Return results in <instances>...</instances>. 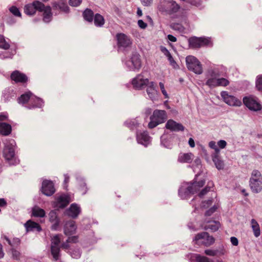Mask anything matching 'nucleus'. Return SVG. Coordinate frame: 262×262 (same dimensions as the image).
Listing matches in <instances>:
<instances>
[{
  "label": "nucleus",
  "mask_w": 262,
  "mask_h": 262,
  "mask_svg": "<svg viewBox=\"0 0 262 262\" xmlns=\"http://www.w3.org/2000/svg\"><path fill=\"white\" fill-rule=\"evenodd\" d=\"M53 8L54 9H59L61 11L63 12L64 13H68L69 12V8L68 5L63 3H55L53 5Z\"/></svg>",
  "instance_id": "obj_33"
},
{
  "label": "nucleus",
  "mask_w": 262,
  "mask_h": 262,
  "mask_svg": "<svg viewBox=\"0 0 262 262\" xmlns=\"http://www.w3.org/2000/svg\"><path fill=\"white\" fill-rule=\"evenodd\" d=\"M204 253L207 255L215 256L223 255L225 254L226 252L224 249L220 251H219L217 250L207 249L205 250Z\"/></svg>",
  "instance_id": "obj_32"
},
{
  "label": "nucleus",
  "mask_w": 262,
  "mask_h": 262,
  "mask_svg": "<svg viewBox=\"0 0 262 262\" xmlns=\"http://www.w3.org/2000/svg\"><path fill=\"white\" fill-rule=\"evenodd\" d=\"M9 44L6 42L4 37L0 35V48L7 50L9 48Z\"/></svg>",
  "instance_id": "obj_42"
},
{
  "label": "nucleus",
  "mask_w": 262,
  "mask_h": 262,
  "mask_svg": "<svg viewBox=\"0 0 262 262\" xmlns=\"http://www.w3.org/2000/svg\"><path fill=\"white\" fill-rule=\"evenodd\" d=\"M76 229L75 222L73 221H70L66 224L64 233L66 235H71L75 232Z\"/></svg>",
  "instance_id": "obj_23"
},
{
  "label": "nucleus",
  "mask_w": 262,
  "mask_h": 262,
  "mask_svg": "<svg viewBox=\"0 0 262 262\" xmlns=\"http://www.w3.org/2000/svg\"><path fill=\"white\" fill-rule=\"evenodd\" d=\"M9 10L15 16L21 17V13L16 7L12 6L10 8Z\"/></svg>",
  "instance_id": "obj_45"
},
{
  "label": "nucleus",
  "mask_w": 262,
  "mask_h": 262,
  "mask_svg": "<svg viewBox=\"0 0 262 262\" xmlns=\"http://www.w3.org/2000/svg\"><path fill=\"white\" fill-rule=\"evenodd\" d=\"M27 231L36 230L40 231L41 230L40 226L39 224L29 220L25 224Z\"/></svg>",
  "instance_id": "obj_29"
},
{
  "label": "nucleus",
  "mask_w": 262,
  "mask_h": 262,
  "mask_svg": "<svg viewBox=\"0 0 262 262\" xmlns=\"http://www.w3.org/2000/svg\"><path fill=\"white\" fill-rule=\"evenodd\" d=\"M251 225L254 235L255 237H258L260 234L259 225L255 219H252L251 221Z\"/></svg>",
  "instance_id": "obj_31"
},
{
  "label": "nucleus",
  "mask_w": 262,
  "mask_h": 262,
  "mask_svg": "<svg viewBox=\"0 0 262 262\" xmlns=\"http://www.w3.org/2000/svg\"><path fill=\"white\" fill-rule=\"evenodd\" d=\"M250 186L252 191L258 193L262 190V181L250 180Z\"/></svg>",
  "instance_id": "obj_27"
},
{
  "label": "nucleus",
  "mask_w": 262,
  "mask_h": 262,
  "mask_svg": "<svg viewBox=\"0 0 262 262\" xmlns=\"http://www.w3.org/2000/svg\"><path fill=\"white\" fill-rule=\"evenodd\" d=\"M221 95L224 101L230 106H239L242 104L241 101L235 97L229 95L226 91H223Z\"/></svg>",
  "instance_id": "obj_12"
},
{
  "label": "nucleus",
  "mask_w": 262,
  "mask_h": 262,
  "mask_svg": "<svg viewBox=\"0 0 262 262\" xmlns=\"http://www.w3.org/2000/svg\"><path fill=\"white\" fill-rule=\"evenodd\" d=\"M68 243H76L78 242V236H73L69 237L67 239Z\"/></svg>",
  "instance_id": "obj_54"
},
{
  "label": "nucleus",
  "mask_w": 262,
  "mask_h": 262,
  "mask_svg": "<svg viewBox=\"0 0 262 262\" xmlns=\"http://www.w3.org/2000/svg\"><path fill=\"white\" fill-rule=\"evenodd\" d=\"M142 4L145 6H148L152 3V0H141Z\"/></svg>",
  "instance_id": "obj_63"
},
{
  "label": "nucleus",
  "mask_w": 262,
  "mask_h": 262,
  "mask_svg": "<svg viewBox=\"0 0 262 262\" xmlns=\"http://www.w3.org/2000/svg\"><path fill=\"white\" fill-rule=\"evenodd\" d=\"M82 2V0H70L69 5L73 7H77Z\"/></svg>",
  "instance_id": "obj_51"
},
{
  "label": "nucleus",
  "mask_w": 262,
  "mask_h": 262,
  "mask_svg": "<svg viewBox=\"0 0 262 262\" xmlns=\"http://www.w3.org/2000/svg\"><path fill=\"white\" fill-rule=\"evenodd\" d=\"M64 187L67 188L68 187V184L70 181V177L67 174H64Z\"/></svg>",
  "instance_id": "obj_61"
},
{
  "label": "nucleus",
  "mask_w": 262,
  "mask_h": 262,
  "mask_svg": "<svg viewBox=\"0 0 262 262\" xmlns=\"http://www.w3.org/2000/svg\"><path fill=\"white\" fill-rule=\"evenodd\" d=\"M244 104L250 110L257 111L261 110V106L259 103L252 97H245L243 99Z\"/></svg>",
  "instance_id": "obj_13"
},
{
  "label": "nucleus",
  "mask_w": 262,
  "mask_h": 262,
  "mask_svg": "<svg viewBox=\"0 0 262 262\" xmlns=\"http://www.w3.org/2000/svg\"><path fill=\"white\" fill-rule=\"evenodd\" d=\"M116 38L117 45L119 47L126 48L132 43L130 38L124 33L117 34Z\"/></svg>",
  "instance_id": "obj_15"
},
{
  "label": "nucleus",
  "mask_w": 262,
  "mask_h": 262,
  "mask_svg": "<svg viewBox=\"0 0 262 262\" xmlns=\"http://www.w3.org/2000/svg\"><path fill=\"white\" fill-rule=\"evenodd\" d=\"M11 252H12V257L14 259L17 260L19 258L20 253L18 251L15 250L14 248H12Z\"/></svg>",
  "instance_id": "obj_48"
},
{
  "label": "nucleus",
  "mask_w": 262,
  "mask_h": 262,
  "mask_svg": "<svg viewBox=\"0 0 262 262\" xmlns=\"http://www.w3.org/2000/svg\"><path fill=\"white\" fill-rule=\"evenodd\" d=\"M186 62L187 67L189 70L197 74H201L203 72V68L201 62L194 56L191 55L187 56Z\"/></svg>",
  "instance_id": "obj_7"
},
{
  "label": "nucleus",
  "mask_w": 262,
  "mask_h": 262,
  "mask_svg": "<svg viewBox=\"0 0 262 262\" xmlns=\"http://www.w3.org/2000/svg\"><path fill=\"white\" fill-rule=\"evenodd\" d=\"M168 39L171 42H176L177 39V38L172 35L169 34L167 35Z\"/></svg>",
  "instance_id": "obj_64"
},
{
  "label": "nucleus",
  "mask_w": 262,
  "mask_h": 262,
  "mask_svg": "<svg viewBox=\"0 0 262 262\" xmlns=\"http://www.w3.org/2000/svg\"><path fill=\"white\" fill-rule=\"evenodd\" d=\"M195 259L197 262H213L212 259L208 257L202 256L200 254H195L194 256ZM216 262H224L222 260H217Z\"/></svg>",
  "instance_id": "obj_37"
},
{
  "label": "nucleus",
  "mask_w": 262,
  "mask_h": 262,
  "mask_svg": "<svg viewBox=\"0 0 262 262\" xmlns=\"http://www.w3.org/2000/svg\"><path fill=\"white\" fill-rule=\"evenodd\" d=\"M188 42L189 47L193 49H198L203 46H212L210 39L206 37H192L189 39Z\"/></svg>",
  "instance_id": "obj_10"
},
{
  "label": "nucleus",
  "mask_w": 262,
  "mask_h": 262,
  "mask_svg": "<svg viewBox=\"0 0 262 262\" xmlns=\"http://www.w3.org/2000/svg\"><path fill=\"white\" fill-rule=\"evenodd\" d=\"M11 79L15 83H25L28 81L27 76L18 71H14L11 74Z\"/></svg>",
  "instance_id": "obj_16"
},
{
  "label": "nucleus",
  "mask_w": 262,
  "mask_h": 262,
  "mask_svg": "<svg viewBox=\"0 0 262 262\" xmlns=\"http://www.w3.org/2000/svg\"><path fill=\"white\" fill-rule=\"evenodd\" d=\"M39 12H43V20L46 23L50 22L52 18V13L51 12V8L50 6H46L44 5L43 8L39 10Z\"/></svg>",
  "instance_id": "obj_25"
},
{
  "label": "nucleus",
  "mask_w": 262,
  "mask_h": 262,
  "mask_svg": "<svg viewBox=\"0 0 262 262\" xmlns=\"http://www.w3.org/2000/svg\"><path fill=\"white\" fill-rule=\"evenodd\" d=\"M80 208L78 205L72 204L70 208L66 210V214L72 218H76L80 214Z\"/></svg>",
  "instance_id": "obj_21"
},
{
  "label": "nucleus",
  "mask_w": 262,
  "mask_h": 262,
  "mask_svg": "<svg viewBox=\"0 0 262 262\" xmlns=\"http://www.w3.org/2000/svg\"><path fill=\"white\" fill-rule=\"evenodd\" d=\"M146 89L147 93L151 100L156 99L158 97V92L155 89V83L154 82L148 83Z\"/></svg>",
  "instance_id": "obj_24"
},
{
  "label": "nucleus",
  "mask_w": 262,
  "mask_h": 262,
  "mask_svg": "<svg viewBox=\"0 0 262 262\" xmlns=\"http://www.w3.org/2000/svg\"><path fill=\"white\" fill-rule=\"evenodd\" d=\"M217 145L221 149H223L226 147L227 145V142L223 140H221L217 142Z\"/></svg>",
  "instance_id": "obj_55"
},
{
  "label": "nucleus",
  "mask_w": 262,
  "mask_h": 262,
  "mask_svg": "<svg viewBox=\"0 0 262 262\" xmlns=\"http://www.w3.org/2000/svg\"><path fill=\"white\" fill-rule=\"evenodd\" d=\"M62 235L57 234L54 235L51 239V252L54 260L57 261L60 257V244Z\"/></svg>",
  "instance_id": "obj_6"
},
{
  "label": "nucleus",
  "mask_w": 262,
  "mask_h": 262,
  "mask_svg": "<svg viewBox=\"0 0 262 262\" xmlns=\"http://www.w3.org/2000/svg\"><path fill=\"white\" fill-rule=\"evenodd\" d=\"M83 16L84 19L91 23L94 19V13L92 10L86 9L83 13Z\"/></svg>",
  "instance_id": "obj_36"
},
{
  "label": "nucleus",
  "mask_w": 262,
  "mask_h": 262,
  "mask_svg": "<svg viewBox=\"0 0 262 262\" xmlns=\"http://www.w3.org/2000/svg\"><path fill=\"white\" fill-rule=\"evenodd\" d=\"M36 101H37V106H40L43 103V100L40 98L37 97L31 92H28L22 94L18 98V102L27 107V105H29V103Z\"/></svg>",
  "instance_id": "obj_8"
},
{
  "label": "nucleus",
  "mask_w": 262,
  "mask_h": 262,
  "mask_svg": "<svg viewBox=\"0 0 262 262\" xmlns=\"http://www.w3.org/2000/svg\"><path fill=\"white\" fill-rule=\"evenodd\" d=\"M230 241L231 244L235 246H237L238 245V241L237 238L235 237H231L230 238Z\"/></svg>",
  "instance_id": "obj_60"
},
{
  "label": "nucleus",
  "mask_w": 262,
  "mask_h": 262,
  "mask_svg": "<svg viewBox=\"0 0 262 262\" xmlns=\"http://www.w3.org/2000/svg\"><path fill=\"white\" fill-rule=\"evenodd\" d=\"M220 227L219 222L215 221H209L204 222L202 225V227L205 230H209L212 232L217 231Z\"/></svg>",
  "instance_id": "obj_19"
},
{
  "label": "nucleus",
  "mask_w": 262,
  "mask_h": 262,
  "mask_svg": "<svg viewBox=\"0 0 262 262\" xmlns=\"http://www.w3.org/2000/svg\"><path fill=\"white\" fill-rule=\"evenodd\" d=\"M206 84L210 88L226 86L230 83L229 81L225 78H220L219 72L211 70L209 71L207 76Z\"/></svg>",
  "instance_id": "obj_3"
},
{
  "label": "nucleus",
  "mask_w": 262,
  "mask_h": 262,
  "mask_svg": "<svg viewBox=\"0 0 262 262\" xmlns=\"http://www.w3.org/2000/svg\"><path fill=\"white\" fill-rule=\"evenodd\" d=\"M15 143L14 140H8L5 143L3 150L4 157L11 165L17 163L18 161L15 155Z\"/></svg>",
  "instance_id": "obj_4"
},
{
  "label": "nucleus",
  "mask_w": 262,
  "mask_h": 262,
  "mask_svg": "<svg viewBox=\"0 0 262 262\" xmlns=\"http://www.w3.org/2000/svg\"><path fill=\"white\" fill-rule=\"evenodd\" d=\"M45 211L43 209L38 206H35L32 209V215L35 217H43L45 215Z\"/></svg>",
  "instance_id": "obj_35"
},
{
  "label": "nucleus",
  "mask_w": 262,
  "mask_h": 262,
  "mask_svg": "<svg viewBox=\"0 0 262 262\" xmlns=\"http://www.w3.org/2000/svg\"><path fill=\"white\" fill-rule=\"evenodd\" d=\"M219 207V205L218 204H215L212 207L206 211L205 212V215L210 216L212 213L216 211Z\"/></svg>",
  "instance_id": "obj_47"
},
{
  "label": "nucleus",
  "mask_w": 262,
  "mask_h": 262,
  "mask_svg": "<svg viewBox=\"0 0 262 262\" xmlns=\"http://www.w3.org/2000/svg\"><path fill=\"white\" fill-rule=\"evenodd\" d=\"M193 155L191 152L188 153H180L178 157V161L181 163L191 162L193 159Z\"/></svg>",
  "instance_id": "obj_26"
},
{
  "label": "nucleus",
  "mask_w": 262,
  "mask_h": 262,
  "mask_svg": "<svg viewBox=\"0 0 262 262\" xmlns=\"http://www.w3.org/2000/svg\"><path fill=\"white\" fill-rule=\"evenodd\" d=\"M138 25L141 29H145L147 27V24L141 19L138 21Z\"/></svg>",
  "instance_id": "obj_59"
},
{
  "label": "nucleus",
  "mask_w": 262,
  "mask_h": 262,
  "mask_svg": "<svg viewBox=\"0 0 262 262\" xmlns=\"http://www.w3.org/2000/svg\"><path fill=\"white\" fill-rule=\"evenodd\" d=\"M44 7V4L38 1H34L25 6L24 11L26 14L29 15H34L36 11L41 10Z\"/></svg>",
  "instance_id": "obj_11"
},
{
  "label": "nucleus",
  "mask_w": 262,
  "mask_h": 262,
  "mask_svg": "<svg viewBox=\"0 0 262 262\" xmlns=\"http://www.w3.org/2000/svg\"><path fill=\"white\" fill-rule=\"evenodd\" d=\"M41 191L47 196L53 194L55 192L53 183L49 180H44L42 183Z\"/></svg>",
  "instance_id": "obj_14"
},
{
  "label": "nucleus",
  "mask_w": 262,
  "mask_h": 262,
  "mask_svg": "<svg viewBox=\"0 0 262 262\" xmlns=\"http://www.w3.org/2000/svg\"><path fill=\"white\" fill-rule=\"evenodd\" d=\"M256 87L258 91L262 92V75H259L257 77Z\"/></svg>",
  "instance_id": "obj_46"
},
{
  "label": "nucleus",
  "mask_w": 262,
  "mask_h": 262,
  "mask_svg": "<svg viewBox=\"0 0 262 262\" xmlns=\"http://www.w3.org/2000/svg\"><path fill=\"white\" fill-rule=\"evenodd\" d=\"M60 247L66 251L67 253L68 251L72 249L70 248V243H68L67 240L66 242L63 243Z\"/></svg>",
  "instance_id": "obj_50"
},
{
  "label": "nucleus",
  "mask_w": 262,
  "mask_h": 262,
  "mask_svg": "<svg viewBox=\"0 0 262 262\" xmlns=\"http://www.w3.org/2000/svg\"><path fill=\"white\" fill-rule=\"evenodd\" d=\"M148 79H143L141 75H138L132 81V84L136 89H141L145 86L148 85Z\"/></svg>",
  "instance_id": "obj_17"
},
{
  "label": "nucleus",
  "mask_w": 262,
  "mask_h": 262,
  "mask_svg": "<svg viewBox=\"0 0 262 262\" xmlns=\"http://www.w3.org/2000/svg\"><path fill=\"white\" fill-rule=\"evenodd\" d=\"M12 132L11 125L5 122H0V134L3 136H8Z\"/></svg>",
  "instance_id": "obj_28"
},
{
  "label": "nucleus",
  "mask_w": 262,
  "mask_h": 262,
  "mask_svg": "<svg viewBox=\"0 0 262 262\" xmlns=\"http://www.w3.org/2000/svg\"><path fill=\"white\" fill-rule=\"evenodd\" d=\"M131 60L135 69L138 70L141 68V61L139 54L133 55Z\"/></svg>",
  "instance_id": "obj_34"
},
{
  "label": "nucleus",
  "mask_w": 262,
  "mask_h": 262,
  "mask_svg": "<svg viewBox=\"0 0 262 262\" xmlns=\"http://www.w3.org/2000/svg\"><path fill=\"white\" fill-rule=\"evenodd\" d=\"M166 127L168 129L176 132L183 131L184 130V127L182 124L177 123L171 119L168 120L166 124Z\"/></svg>",
  "instance_id": "obj_20"
},
{
  "label": "nucleus",
  "mask_w": 262,
  "mask_h": 262,
  "mask_svg": "<svg viewBox=\"0 0 262 262\" xmlns=\"http://www.w3.org/2000/svg\"><path fill=\"white\" fill-rule=\"evenodd\" d=\"M87 186L85 183H82L80 185V190L83 194H85L87 191Z\"/></svg>",
  "instance_id": "obj_56"
},
{
  "label": "nucleus",
  "mask_w": 262,
  "mask_h": 262,
  "mask_svg": "<svg viewBox=\"0 0 262 262\" xmlns=\"http://www.w3.org/2000/svg\"><path fill=\"white\" fill-rule=\"evenodd\" d=\"M70 202V197L67 195L62 194L57 197L55 206L58 208H63L68 206Z\"/></svg>",
  "instance_id": "obj_18"
},
{
  "label": "nucleus",
  "mask_w": 262,
  "mask_h": 262,
  "mask_svg": "<svg viewBox=\"0 0 262 262\" xmlns=\"http://www.w3.org/2000/svg\"><path fill=\"white\" fill-rule=\"evenodd\" d=\"M167 118V114L165 111L156 110L154 111L152 115L150 116V121L148 123V127L153 128L158 125L163 123Z\"/></svg>",
  "instance_id": "obj_5"
},
{
  "label": "nucleus",
  "mask_w": 262,
  "mask_h": 262,
  "mask_svg": "<svg viewBox=\"0 0 262 262\" xmlns=\"http://www.w3.org/2000/svg\"><path fill=\"white\" fill-rule=\"evenodd\" d=\"M159 86L160 88V90L161 91V92L162 94L164 95L165 98H168V95L167 93L165 87H164V84L163 82H160L159 83Z\"/></svg>",
  "instance_id": "obj_49"
},
{
  "label": "nucleus",
  "mask_w": 262,
  "mask_h": 262,
  "mask_svg": "<svg viewBox=\"0 0 262 262\" xmlns=\"http://www.w3.org/2000/svg\"><path fill=\"white\" fill-rule=\"evenodd\" d=\"M212 160L218 169H223L224 167V162L221 159L219 154L212 155Z\"/></svg>",
  "instance_id": "obj_30"
},
{
  "label": "nucleus",
  "mask_w": 262,
  "mask_h": 262,
  "mask_svg": "<svg viewBox=\"0 0 262 262\" xmlns=\"http://www.w3.org/2000/svg\"><path fill=\"white\" fill-rule=\"evenodd\" d=\"M71 256L74 258H78L80 257L81 252L79 249H76V250H69L68 251Z\"/></svg>",
  "instance_id": "obj_43"
},
{
  "label": "nucleus",
  "mask_w": 262,
  "mask_h": 262,
  "mask_svg": "<svg viewBox=\"0 0 262 262\" xmlns=\"http://www.w3.org/2000/svg\"><path fill=\"white\" fill-rule=\"evenodd\" d=\"M94 19V24L97 27H101L104 24L105 20L104 17L98 13L95 15Z\"/></svg>",
  "instance_id": "obj_38"
},
{
  "label": "nucleus",
  "mask_w": 262,
  "mask_h": 262,
  "mask_svg": "<svg viewBox=\"0 0 262 262\" xmlns=\"http://www.w3.org/2000/svg\"><path fill=\"white\" fill-rule=\"evenodd\" d=\"M172 28L174 30H178V31H181L183 30V27L182 25L177 24H173L172 26Z\"/></svg>",
  "instance_id": "obj_62"
},
{
  "label": "nucleus",
  "mask_w": 262,
  "mask_h": 262,
  "mask_svg": "<svg viewBox=\"0 0 262 262\" xmlns=\"http://www.w3.org/2000/svg\"><path fill=\"white\" fill-rule=\"evenodd\" d=\"M150 137L147 132L137 133V140L139 143L147 146L149 142Z\"/></svg>",
  "instance_id": "obj_22"
},
{
  "label": "nucleus",
  "mask_w": 262,
  "mask_h": 262,
  "mask_svg": "<svg viewBox=\"0 0 262 262\" xmlns=\"http://www.w3.org/2000/svg\"><path fill=\"white\" fill-rule=\"evenodd\" d=\"M16 49H10V51L6 53L7 55L5 56L6 58H12V56L14 55L16 53Z\"/></svg>",
  "instance_id": "obj_57"
},
{
  "label": "nucleus",
  "mask_w": 262,
  "mask_h": 262,
  "mask_svg": "<svg viewBox=\"0 0 262 262\" xmlns=\"http://www.w3.org/2000/svg\"><path fill=\"white\" fill-rule=\"evenodd\" d=\"M158 9L161 13L169 15L171 18H179L182 15V9L173 0H162L160 2Z\"/></svg>",
  "instance_id": "obj_1"
},
{
  "label": "nucleus",
  "mask_w": 262,
  "mask_h": 262,
  "mask_svg": "<svg viewBox=\"0 0 262 262\" xmlns=\"http://www.w3.org/2000/svg\"><path fill=\"white\" fill-rule=\"evenodd\" d=\"M213 186V183L212 182H209L208 185L204 189H203L199 193V196L202 197L204 195H205L207 192L210 190V188L212 187Z\"/></svg>",
  "instance_id": "obj_41"
},
{
  "label": "nucleus",
  "mask_w": 262,
  "mask_h": 262,
  "mask_svg": "<svg viewBox=\"0 0 262 262\" xmlns=\"http://www.w3.org/2000/svg\"><path fill=\"white\" fill-rule=\"evenodd\" d=\"M262 181V176L260 172L257 170H253L251 173L250 180Z\"/></svg>",
  "instance_id": "obj_39"
},
{
  "label": "nucleus",
  "mask_w": 262,
  "mask_h": 262,
  "mask_svg": "<svg viewBox=\"0 0 262 262\" xmlns=\"http://www.w3.org/2000/svg\"><path fill=\"white\" fill-rule=\"evenodd\" d=\"M44 102H43V103L40 106H37L36 104L37 101H34L32 102V103H29V105H27V107L31 109V108H34L36 107L40 108L43 105Z\"/></svg>",
  "instance_id": "obj_52"
},
{
  "label": "nucleus",
  "mask_w": 262,
  "mask_h": 262,
  "mask_svg": "<svg viewBox=\"0 0 262 262\" xmlns=\"http://www.w3.org/2000/svg\"><path fill=\"white\" fill-rule=\"evenodd\" d=\"M204 184V180L184 184L179 189V194L182 199H187L190 195L196 193Z\"/></svg>",
  "instance_id": "obj_2"
},
{
  "label": "nucleus",
  "mask_w": 262,
  "mask_h": 262,
  "mask_svg": "<svg viewBox=\"0 0 262 262\" xmlns=\"http://www.w3.org/2000/svg\"><path fill=\"white\" fill-rule=\"evenodd\" d=\"M5 239L8 242L9 245L11 247H17L19 245L20 243V240L18 238H14L11 241L8 237H5Z\"/></svg>",
  "instance_id": "obj_40"
},
{
  "label": "nucleus",
  "mask_w": 262,
  "mask_h": 262,
  "mask_svg": "<svg viewBox=\"0 0 262 262\" xmlns=\"http://www.w3.org/2000/svg\"><path fill=\"white\" fill-rule=\"evenodd\" d=\"M194 240L195 243L198 245H203L206 247L210 246L214 243V238L212 236H210L206 232L197 234L195 236Z\"/></svg>",
  "instance_id": "obj_9"
},
{
  "label": "nucleus",
  "mask_w": 262,
  "mask_h": 262,
  "mask_svg": "<svg viewBox=\"0 0 262 262\" xmlns=\"http://www.w3.org/2000/svg\"><path fill=\"white\" fill-rule=\"evenodd\" d=\"M209 146L214 150V152L213 155L219 154L220 149L218 148L216 145V142L214 141H211L209 143Z\"/></svg>",
  "instance_id": "obj_44"
},
{
  "label": "nucleus",
  "mask_w": 262,
  "mask_h": 262,
  "mask_svg": "<svg viewBox=\"0 0 262 262\" xmlns=\"http://www.w3.org/2000/svg\"><path fill=\"white\" fill-rule=\"evenodd\" d=\"M189 3L194 6L199 7L202 4V1L201 0H189Z\"/></svg>",
  "instance_id": "obj_53"
},
{
  "label": "nucleus",
  "mask_w": 262,
  "mask_h": 262,
  "mask_svg": "<svg viewBox=\"0 0 262 262\" xmlns=\"http://www.w3.org/2000/svg\"><path fill=\"white\" fill-rule=\"evenodd\" d=\"M212 203V200H208L207 201H204L202 203V207L204 208L208 207Z\"/></svg>",
  "instance_id": "obj_58"
}]
</instances>
